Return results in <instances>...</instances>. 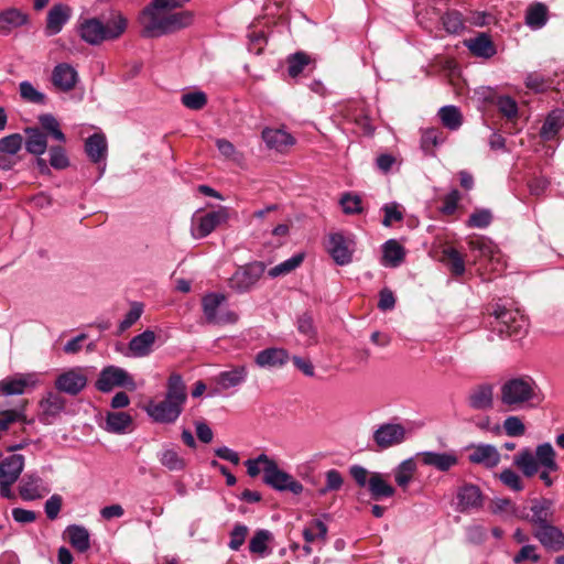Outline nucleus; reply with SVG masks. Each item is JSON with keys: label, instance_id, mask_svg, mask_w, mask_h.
Listing matches in <instances>:
<instances>
[{"label": "nucleus", "instance_id": "1", "mask_svg": "<svg viewBox=\"0 0 564 564\" xmlns=\"http://www.w3.org/2000/svg\"><path fill=\"white\" fill-rule=\"evenodd\" d=\"M183 0H151L141 11L139 22L141 35L154 39L177 32L193 22L191 11H176Z\"/></svg>", "mask_w": 564, "mask_h": 564}, {"label": "nucleus", "instance_id": "2", "mask_svg": "<svg viewBox=\"0 0 564 564\" xmlns=\"http://www.w3.org/2000/svg\"><path fill=\"white\" fill-rule=\"evenodd\" d=\"M499 401L507 411H519L536 406L542 399L536 382L529 376H522L501 384Z\"/></svg>", "mask_w": 564, "mask_h": 564}, {"label": "nucleus", "instance_id": "3", "mask_svg": "<svg viewBox=\"0 0 564 564\" xmlns=\"http://www.w3.org/2000/svg\"><path fill=\"white\" fill-rule=\"evenodd\" d=\"M513 465L518 467L525 477H533L540 468L557 471L560 466L556 462V453L550 443L536 446L532 453L529 448L521 449L513 458Z\"/></svg>", "mask_w": 564, "mask_h": 564}, {"label": "nucleus", "instance_id": "4", "mask_svg": "<svg viewBox=\"0 0 564 564\" xmlns=\"http://www.w3.org/2000/svg\"><path fill=\"white\" fill-rule=\"evenodd\" d=\"M127 19L118 14L107 24L96 18L86 19L79 24L80 37L90 45L100 44L104 41L116 40L124 33Z\"/></svg>", "mask_w": 564, "mask_h": 564}, {"label": "nucleus", "instance_id": "5", "mask_svg": "<svg viewBox=\"0 0 564 564\" xmlns=\"http://www.w3.org/2000/svg\"><path fill=\"white\" fill-rule=\"evenodd\" d=\"M467 245L474 254V263H478L491 272L501 273L505 270L503 256L490 239L486 237L470 238Z\"/></svg>", "mask_w": 564, "mask_h": 564}, {"label": "nucleus", "instance_id": "6", "mask_svg": "<svg viewBox=\"0 0 564 564\" xmlns=\"http://www.w3.org/2000/svg\"><path fill=\"white\" fill-rule=\"evenodd\" d=\"M203 314L208 324H235L239 316L227 304V297L221 293H208L202 299Z\"/></svg>", "mask_w": 564, "mask_h": 564}, {"label": "nucleus", "instance_id": "7", "mask_svg": "<svg viewBox=\"0 0 564 564\" xmlns=\"http://www.w3.org/2000/svg\"><path fill=\"white\" fill-rule=\"evenodd\" d=\"M263 460L262 471L263 481L278 491H290L300 495L303 491V485L294 477L279 468L278 464L265 454L260 455Z\"/></svg>", "mask_w": 564, "mask_h": 564}, {"label": "nucleus", "instance_id": "8", "mask_svg": "<svg viewBox=\"0 0 564 564\" xmlns=\"http://www.w3.org/2000/svg\"><path fill=\"white\" fill-rule=\"evenodd\" d=\"M492 314L495 316L494 327L501 335L517 337L527 333L529 322L520 310L497 305Z\"/></svg>", "mask_w": 564, "mask_h": 564}, {"label": "nucleus", "instance_id": "9", "mask_svg": "<svg viewBox=\"0 0 564 564\" xmlns=\"http://www.w3.org/2000/svg\"><path fill=\"white\" fill-rule=\"evenodd\" d=\"M229 218L227 207H219L206 214L196 213L192 217L191 232L195 239H200L210 235L219 225L226 223Z\"/></svg>", "mask_w": 564, "mask_h": 564}, {"label": "nucleus", "instance_id": "10", "mask_svg": "<svg viewBox=\"0 0 564 564\" xmlns=\"http://www.w3.org/2000/svg\"><path fill=\"white\" fill-rule=\"evenodd\" d=\"M265 264L261 261L240 267L229 279L230 289L243 293L249 291L262 276Z\"/></svg>", "mask_w": 564, "mask_h": 564}, {"label": "nucleus", "instance_id": "11", "mask_svg": "<svg viewBox=\"0 0 564 564\" xmlns=\"http://www.w3.org/2000/svg\"><path fill=\"white\" fill-rule=\"evenodd\" d=\"M95 386L101 392H109L115 387H134V381L124 369L108 366L100 371Z\"/></svg>", "mask_w": 564, "mask_h": 564}, {"label": "nucleus", "instance_id": "12", "mask_svg": "<svg viewBox=\"0 0 564 564\" xmlns=\"http://www.w3.org/2000/svg\"><path fill=\"white\" fill-rule=\"evenodd\" d=\"M373 442L379 449L400 445L406 440V430L399 423H384L373 432Z\"/></svg>", "mask_w": 564, "mask_h": 564}, {"label": "nucleus", "instance_id": "13", "mask_svg": "<svg viewBox=\"0 0 564 564\" xmlns=\"http://www.w3.org/2000/svg\"><path fill=\"white\" fill-rule=\"evenodd\" d=\"M147 414L156 423L171 424L181 415L183 408L164 398L162 401H150L144 408Z\"/></svg>", "mask_w": 564, "mask_h": 564}, {"label": "nucleus", "instance_id": "14", "mask_svg": "<svg viewBox=\"0 0 564 564\" xmlns=\"http://www.w3.org/2000/svg\"><path fill=\"white\" fill-rule=\"evenodd\" d=\"M469 451L468 460L475 465H481L487 469L497 467L501 460V455L497 447L491 444H471L467 448Z\"/></svg>", "mask_w": 564, "mask_h": 564}, {"label": "nucleus", "instance_id": "15", "mask_svg": "<svg viewBox=\"0 0 564 564\" xmlns=\"http://www.w3.org/2000/svg\"><path fill=\"white\" fill-rule=\"evenodd\" d=\"M326 248L333 260L338 265H346L351 262L354 252L351 241L346 239L341 234H330L328 236Z\"/></svg>", "mask_w": 564, "mask_h": 564}, {"label": "nucleus", "instance_id": "16", "mask_svg": "<svg viewBox=\"0 0 564 564\" xmlns=\"http://www.w3.org/2000/svg\"><path fill=\"white\" fill-rule=\"evenodd\" d=\"M86 384L87 377L77 368L61 373L55 380L56 389L69 395H77Z\"/></svg>", "mask_w": 564, "mask_h": 564}, {"label": "nucleus", "instance_id": "17", "mask_svg": "<svg viewBox=\"0 0 564 564\" xmlns=\"http://www.w3.org/2000/svg\"><path fill=\"white\" fill-rule=\"evenodd\" d=\"M533 536L544 546L547 551L560 552L564 550V532L550 523L542 528H535Z\"/></svg>", "mask_w": 564, "mask_h": 564}, {"label": "nucleus", "instance_id": "18", "mask_svg": "<svg viewBox=\"0 0 564 564\" xmlns=\"http://www.w3.org/2000/svg\"><path fill=\"white\" fill-rule=\"evenodd\" d=\"M419 457L423 465L434 467L436 470L446 473L458 464V456L454 451L449 452H422Z\"/></svg>", "mask_w": 564, "mask_h": 564}, {"label": "nucleus", "instance_id": "19", "mask_svg": "<svg viewBox=\"0 0 564 564\" xmlns=\"http://www.w3.org/2000/svg\"><path fill=\"white\" fill-rule=\"evenodd\" d=\"M51 80L57 90L68 93L75 88L78 74L72 65L61 63L53 68Z\"/></svg>", "mask_w": 564, "mask_h": 564}, {"label": "nucleus", "instance_id": "20", "mask_svg": "<svg viewBox=\"0 0 564 564\" xmlns=\"http://www.w3.org/2000/svg\"><path fill=\"white\" fill-rule=\"evenodd\" d=\"M72 17V9L65 3L54 4L47 12L44 32L47 36L59 33Z\"/></svg>", "mask_w": 564, "mask_h": 564}, {"label": "nucleus", "instance_id": "21", "mask_svg": "<svg viewBox=\"0 0 564 564\" xmlns=\"http://www.w3.org/2000/svg\"><path fill=\"white\" fill-rule=\"evenodd\" d=\"M530 511L531 517L528 518V521L536 528H542L554 521L553 501L551 499H534Z\"/></svg>", "mask_w": 564, "mask_h": 564}, {"label": "nucleus", "instance_id": "22", "mask_svg": "<svg viewBox=\"0 0 564 564\" xmlns=\"http://www.w3.org/2000/svg\"><path fill=\"white\" fill-rule=\"evenodd\" d=\"M248 377V368L245 365L235 366L228 370L219 372L214 381L219 390L226 391L237 388L246 382Z\"/></svg>", "mask_w": 564, "mask_h": 564}, {"label": "nucleus", "instance_id": "23", "mask_svg": "<svg viewBox=\"0 0 564 564\" xmlns=\"http://www.w3.org/2000/svg\"><path fill=\"white\" fill-rule=\"evenodd\" d=\"M468 405L477 411L490 410L494 406V387L490 383L478 384L471 389L467 398Z\"/></svg>", "mask_w": 564, "mask_h": 564}, {"label": "nucleus", "instance_id": "24", "mask_svg": "<svg viewBox=\"0 0 564 564\" xmlns=\"http://www.w3.org/2000/svg\"><path fill=\"white\" fill-rule=\"evenodd\" d=\"M19 492L24 500H35L50 492L44 486L42 478L37 475H25L19 486Z\"/></svg>", "mask_w": 564, "mask_h": 564}, {"label": "nucleus", "instance_id": "25", "mask_svg": "<svg viewBox=\"0 0 564 564\" xmlns=\"http://www.w3.org/2000/svg\"><path fill=\"white\" fill-rule=\"evenodd\" d=\"M65 408V399L56 392H48L41 401L40 420L50 424Z\"/></svg>", "mask_w": 564, "mask_h": 564}, {"label": "nucleus", "instance_id": "26", "mask_svg": "<svg viewBox=\"0 0 564 564\" xmlns=\"http://www.w3.org/2000/svg\"><path fill=\"white\" fill-rule=\"evenodd\" d=\"M290 360L286 349L270 347L256 355L254 362L261 368L282 367Z\"/></svg>", "mask_w": 564, "mask_h": 564}, {"label": "nucleus", "instance_id": "27", "mask_svg": "<svg viewBox=\"0 0 564 564\" xmlns=\"http://www.w3.org/2000/svg\"><path fill=\"white\" fill-rule=\"evenodd\" d=\"M33 375H15L0 381V391L4 395L22 394L28 388L35 386Z\"/></svg>", "mask_w": 564, "mask_h": 564}, {"label": "nucleus", "instance_id": "28", "mask_svg": "<svg viewBox=\"0 0 564 564\" xmlns=\"http://www.w3.org/2000/svg\"><path fill=\"white\" fill-rule=\"evenodd\" d=\"M29 23V15L17 8H9L0 12V34L9 35L13 30Z\"/></svg>", "mask_w": 564, "mask_h": 564}, {"label": "nucleus", "instance_id": "29", "mask_svg": "<svg viewBox=\"0 0 564 564\" xmlns=\"http://www.w3.org/2000/svg\"><path fill=\"white\" fill-rule=\"evenodd\" d=\"M262 139L267 147L279 152H284L295 143V139L285 130L265 128L262 131Z\"/></svg>", "mask_w": 564, "mask_h": 564}, {"label": "nucleus", "instance_id": "30", "mask_svg": "<svg viewBox=\"0 0 564 564\" xmlns=\"http://www.w3.org/2000/svg\"><path fill=\"white\" fill-rule=\"evenodd\" d=\"M156 336L153 330L147 329L143 333L134 336L128 345L129 356L141 358L149 356L152 352V347L155 343Z\"/></svg>", "mask_w": 564, "mask_h": 564}, {"label": "nucleus", "instance_id": "31", "mask_svg": "<svg viewBox=\"0 0 564 564\" xmlns=\"http://www.w3.org/2000/svg\"><path fill=\"white\" fill-rule=\"evenodd\" d=\"M404 247L395 239H389L382 245L381 264L387 268H398L405 259Z\"/></svg>", "mask_w": 564, "mask_h": 564}, {"label": "nucleus", "instance_id": "32", "mask_svg": "<svg viewBox=\"0 0 564 564\" xmlns=\"http://www.w3.org/2000/svg\"><path fill=\"white\" fill-rule=\"evenodd\" d=\"M457 501L460 511L481 507L482 497L479 487L471 484L462 486L457 492Z\"/></svg>", "mask_w": 564, "mask_h": 564}, {"label": "nucleus", "instance_id": "33", "mask_svg": "<svg viewBox=\"0 0 564 564\" xmlns=\"http://www.w3.org/2000/svg\"><path fill=\"white\" fill-rule=\"evenodd\" d=\"M25 138V150L36 156L45 153L47 149V135L36 127H28L24 129Z\"/></svg>", "mask_w": 564, "mask_h": 564}, {"label": "nucleus", "instance_id": "34", "mask_svg": "<svg viewBox=\"0 0 564 564\" xmlns=\"http://www.w3.org/2000/svg\"><path fill=\"white\" fill-rule=\"evenodd\" d=\"M564 128V110L555 109L552 110L545 118L541 129L540 137L544 141H551L555 139L561 129Z\"/></svg>", "mask_w": 564, "mask_h": 564}, {"label": "nucleus", "instance_id": "35", "mask_svg": "<svg viewBox=\"0 0 564 564\" xmlns=\"http://www.w3.org/2000/svg\"><path fill=\"white\" fill-rule=\"evenodd\" d=\"M107 140L101 133H94L85 142V150L94 163H99L106 159L107 155Z\"/></svg>", "mask_w": 564, "mask_h": 564}, {"label": "nucleus", "instance_id": "36", "mask_svg": "<svg viewBox=\"0 0 564 564\" xmlns=\"http://www.w3.org/2000/svg\"><path fill=\"white\" fill-rule=\"evenodd\" d=\"M469 51L479 57L489 58L496 54V47L489 35L479 33L477 36L466 41Z\"/></svg>", "mask_w": 564, "mask_h": 564}, {"label": "nucleus", "instance_id": "37", "mask_svg": "<svg viewBox=\"0 0 564 564\" xmlns=\"http://www.w3.org/2000/svg\"><path fill=\"white\" fill-rule=\"evenodd\" d=\"M165 398L177 403L182 408L184 406L187 399V394L186 386L181 375L172 373L169 377Z\"/></svg>", "mask_w": 564, "mask_h": 564}, {"label": "nucleus", "instance_id": "38", "mask_svg": "<svg viewBox=\"0 0 564 564\" xmlns=\"http://www.w3.org/2000/svg\"><path fill=\"white\" fill-rule=\"evenodd\" d=\"M26 401L14 409L0 410V431H7L13 423L31 424L25 414Z\"/></svg>", "mask_w": 564, "mask_h": 564}, {"label": "nucleus", "instance_id": "39", "mask_svg": "<svg viewBox=\"0 0 564 564\" xmlns=\"http://www.w3.org/2000/svg\"><path fill=\"white\" fill-rule=\"evenodd\" d=\"M70 545L78 552H86L90 547V535L83 525L72 524L65 530Z\"/></svg>", "mask_w": 564, "mask_h": 564}, {"label": "nucleus", "instance_id": "40", "mask_svg": "<svg viewBox=\"0 0 564 564\" xmlns=\"http://www.w3.org/2000/svg\"><path fill=\"white\" fill-rule=\"evenodd\" d=\"M368 489L375 500L392 497L395 492V489L379 473L370 474Z\"/></svg>", "mask_w": 564, "mask_h": 564}, {"label": "nucleus", "instance_id": "41", "mask_svg": "<svg viewBox=\"0 0 564 564\" xmlns=\"http://www.w3.org/2000/svg\"><path fill=\"white\" fill-rule=\"evenodd\" d=\"M132 422V416L127 412H109L106 417V429L111 433H126Z\"/></svg>", "mask_w": 564, "mask_h": 564}, {"label": "nucleus", "instance_id": "42", "mask_svg": "<svg viewBox=\"0 0 564 564\" xmlns=\"http://www.w3.org/2000/svg\"><path fill=\"white\" fill-rule=\"evenodd\" d=\"M159 460L170 471H183L187 466L186 459L174 448H164L159 454Z\"/></svg>", "mask_w": 564, "mask_h": 564}, {"label": "nucleus", "instance_id": "43", "mask_svg": "<svg viewBox=\"0 0 564 564\" xmlns=\"http://www.w3.org/2000/svg\"><path fill=\"white\" fill-rule=\"evenodd\" d=\"M327 525L319 519H314L303 529V538L306 543L321 542L327 540Z\"/></svg>", "mask_w": 564, "mask_h": 564}, {"label": "nucleus", "instance_id": "44", "mask_svg": "<svg viewBox=\"0 0 564 564\" xmlns=\"http://www.w3.org/2000/svg\"><path fill=\"white\" fill-rule=\"evenodd\" d=\"M443 261L454 275L459 276L464 274L465 260L460 252L455 248L449 247L444 249Z\"/></svg>", "mask_w": 564, "mask_h": 564}, {"label": "nucleus", "instance_id": "45", "mask_svg": "<svg viewBox=\"0 0 564 564\" xmlns=\"http://www.w3.org/2000/svg\"><path fill=\"white\" fill-rule=\"evenodd\" d=\"M297 332L306 338V346L317 343V330L314 321L307 313L302 314L296 321Z\"/></svg>", "mask_w": 564, "mask_h": 564}, {"label": "nucleus", "instance_id": "46", "mask_svg": "<svg viewBox=\"0 0 564 564\" xmlns=\"http://www.w3.org/2000/svg\"><path fill=\"white\" fill-rule=\"evenodd\" d=\"M547 20V9L543 3H534L529 7L525 15V23L532 29L542 28Z\"/></svg>", "mask_w": 564, "mask_h": 564}, {"label": "nucleus", "instance_id": "47", "mask_svg": "<svg viewBox=\"0 0 564 564\" xmlns=\"http://www.w3.org/2000/svg\"><path fill=\"white\" fill-rule=\"evenodd\" d=\"M39 122L44 130L43 132L48 137L51 135L59 142H65L66 137L59 128L57 119L51 113H44L39 117Z\"/></svg>", "mask_w": 564, "mask_h": 564}, {"label": "nucleus", "instance_id": "48", "mask_svg": "<svg viewBox=\"0 0 564 564\" xmlns=\"http://www.w3.org/2000/svg\"><path fill=\"white\" fill-rule=\"evenodd\" d=\"M440 119L444 127L449 130H457L463 122L459 109L455 106H444L438 110Z\"/></svg>", "mask_w": 564, "mask_h": 564}, {"label": "nucleus", "instance_id": "49", "mask_svg": "<svg viewBox=\"0 0 564 564\" xmlns=\"http://www.w3.org/2000/svg\"><path fill=\"white\" fill-rule=\"evenodd\" d=\"M416 465L413 459L403 460L394 470V479L399 487L405 489L413 478Z\"/></svg>", "mask_w": 564, "mask_h": 564}, {"label": "nucleus", "instance_id": "50", "mask_svg": "<svg viewBox=\"0 0 564 564\" xmlns=\"http://www.w3.org/2000/svg\"><path fill=\"white\" fill-rule=\"evenodd\" d=\"M443 142V132L436 128H430L422 131L421 148L427 155L434 153V148Z\"/></svg>", "mask_w": 564, "mask_h": 564}, {"label": "nucleus", "instance_id": "51", "mask_svg": "<svg viewBox=\"0 0 564 564\" xmlns=\"http://www.w3.org/2000/svg\"><path fill=\"white\" fill-rule=\"evenodd\" d=\"M19 91L21 98L31 104L35 105H45L46 104V95L37 90L32 83L24 80L19 84Z\"/></svg>", "mask_w": 564, "mask_h": 564}, {"label": "nucleus", "instance_id": "52", "mask_svg": "<svg viewBox=\"0 0 564 564\" xmlns=\"http://www.w3.org/2000/svg\"><path fill=\"white\" fill-rule=\"evenodd\" d=\"M304 260L303 253H296L290 259L279 263L278 265L271 268L268 272V274L271 278H276L280 275H285L295 270Z\"/></svg>", "mask_w": 564, "mask_h": 564}, {"label": "nucleus", "instance_id": "53", "mask_svg": "<svg viewBox=\"0 0 564 564\" xmlns=\"http://www.w3.org/2000/svg\"><path fill=\"white\" fill-rule=\"evenodd\" d=\"M23 145V137L20 133H12L0 139V152L14 155Z\"/></svg>", "mask_w": 564, "mask_h": 564}, {"label": "nucleus", "instance_id": "54", "mask_svg": "<svg viewBox=\"0 0 564 564\" xmlns=\"http://www.w3.org/2000/svg\"><path fill=\"white\" fill-rule=\"evenodd\" d=\"M308 63L310 57L303 52L291 55L288 58V74L293 78L297 77Z\"/></svg>", "mask_w": 564, "mask_h": 564}, {"label": "nucleus", "instance_id": "55", "mask_svg": "<svg viewBox=\"0 0 564 564\" xmlns=\"http://www.w3.org/2000/svg\"><path fill=\"white\" fill-rule=\"evenodd\" d=\"M271 539V533L268 530H258L249 542V550L251 553L263 555L268 549V542Z\"/></svg>", "mask_w": 564, "mask_h": 564}, {"label": "nucleus", "instance_id": "56", "mask_svg": "<svg viewBox=\"0 0 564 564\" xmlns=\"http://www.w3.org/2000/svg\"><path fill=\"white\" fill-rule=\"evenodd\" d=\"M182 104L192 110H200L207 104V96L203 91H191L182 96Z\"/></svg>", "mask_w": 564, "mask_h": 564}, {"label": "nucleus", "instance_id": "57", "mask_svg": "<svg viewBox=\"0 0 564 564\" xmlns=\"http://www.w3.org/2000/svg\"><path fill=\"white\" fill-rule=\"evenodd\" d=\"M500 481L513 491H522L524 489L521 477L512 469L506 468L499 474Z\"/></svg>", "mask_w": 564, "mask_h": 564}, {"label": "nucleus", "instance_id": "58", "mask_svg": "<svg viewBox=\"0 0 564 564\" xmlns=\"http://www.w3.org/2000/svg\"><path fill=\"white\" fill-rule=\"evenodd\" d=\"M505 433L510 437L522 436L525 433V426L519 416L510 415L503 421Z\"/></svg>", "mask_w": 564, "mask_h": 564}, {"label": "nucleus", "instance_id": "59", "mask_svg": "<svg viewBox=\"0 0 564 564\" xmlns=\"http://www.w3.org/2000/svg\"><path fill=\"white\" fill-rule=\"evenodd\" d=\"M492 220V214L489 209L475 210L467 220V226L470 228H486Z\"/></svg>", "mask_w": 564, "mask_h": 564}, {"label": "nucleus", "instance_id": "60", "mask_svg": "<svg viewBox=\"0 0 564 564\" xmlns=\"http://www.w3.org/2000/svg\"><path fill=\"white\" fill-rule=\"evenodd\" d=\"M326 482L323 488L318 490L319 495H325L328 491H337L341 488L344 484V478L341 474L336 469H330L326 471Z\"/></svg>", "mask_w": 564, "mask_h": 564}, {"label": "nucleus", "instance_id": "61", "mask_svg": "<svg viewBox=\"0 0 564 564\" xmlns=\"http://www.w3.org/2000/svg\"><path fill=\"white\" fill-rule=\"evenodd\" d=\"M50 165L56 170H64L69 165V160L62 147L50 148Z\"/></svg>", "mask_w": 564, "mask_h": 564}, {"label": "nucleus", "instance_id": "62", "mask_svg": "<svg viewBox=\"0 0 564 564\" xmlns=\"http://www.w3.org/2000/svg\"><path fill=\"white\" fill-rule=\"evenodd\" d=\"M143 312V306L141 303L134 302L131 305V308L126 314L124 318L121 321L119 325V332L122 333L130 328L133 324H135L141 317Z\"/></svg>", "mask_w": 564, "mask_h": 564}, {"label": "nucleus", "instance_id": "63", "mask_svg": "<svg viewBox=\"0 0 564 564\" xmlns=\"http://www.w3.org/2000/svg\"><path fill=\"white\" fill-rule=\"evenodd\" d=\"M541 560L540 554L536 552V546L533 544L523 545L520 551L513 556L514 564H521L524 561L538 563Z\"/></svg>", "mask_w": 564, "mask_h": 564}, {"label": "nucleus", "instance_id": "64", "mask_svg": "<svg viewBox=\"0 0 564 564\" xmlns=\"http://www.w3.org/2000/svg\"><path fill=\"white\" fill-rule=\"evenodd\" d=\"M340 205L345 214H359L362 212L361 198L355 194H345L340 198Z\"/></svg>", "mask_w": 564, "mask_h": 564}]
</instances>
